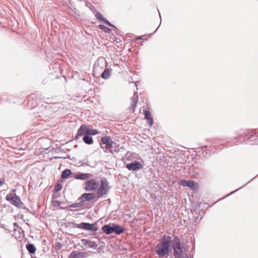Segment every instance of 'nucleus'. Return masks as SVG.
<instances>
[{
  "label": "nucleus",
  "instance_id": "nucleus-1",
  "mask_svg": "<svg viewBox=\"0 0 258 258\" xmlns=\"http://www.w3.org/2000/svg\"><path fill=\"white\" fill-rule=\"evenodd\" d=\"M99 133V132L96 129H93L91 125H86L82 124L78 128L77 133L74 139L78 140L81 137L83 136V141L87 145L93 144V139L91 136H95Z\"/></svg>",
  "mask_w": 258,
  "mask_h": 258
},
{
  "label": "nucleus",
  "instance_id": "nucleus-2",
  "mask_svg": "<svg viewBox=\"0 0 258 258\" xmlns=\"http://www.w3.org/2000/svg\"><path fill=\"white\" fill-rule=\"evenodd\" d=\"M171 236L164 234L155 249V251L159 257H167L170 254L171 251Z\"/></svg>",
  "mask_w": 258,
  "mask_h": 258
},
{
  "label": "nucleus",
  "instance_id": "nucleus-3",
  "mask_svg": "<svg viewBox=\"0 0 258 258\" xmlns=\"http://www.w3.org/2000/svg\"><path fill=\"white\" fill-rule=\"evenodd\" d=\"M171 246L173 249L174 258H183L184 248L179 237L173 235Z\"/></svg>",
  "mask_w": 258,
  "mask_h": 258
},
{
  "label": "nucleus",
  "instance_id": "nucleus-4",
  "mask_svg": "<svg viewBox=\"0 0 258 258\" xmlns=\"http://www.w3.org/2000/svg\"><path fill=\"white\" fill-rule=\"evenodd\" d=\"M101 220H98L94 223H89L87 222H81L80 224H77L74 222H71L70 224L72 225L74 228H78L86 231H90L91 232H95L98 230L99 227L98 226V223Z\"/></svg>",
  "mask_w": 258,
  "mask_h": 258
},
{
  "label": "nucleus",
  "instance_id": "nucleus-5",
  "mask_svg": "<svg viewBox=\"0 0 258 258\" xmlns=\"http://www.w3.org/2000/svg\"><path fill=\"white\" fill-rule=\"evenodd\" d=\"M256 137L257 136L255 134H252L248 136L245 133H243L238 134V136L234 137V139H237L238 138H243L244 140L243 142H239L240 143L244 142L246 144L252 145L258 143V139Z\"/></svg>",
  "mask_w": 258,
  "mask_h": 258
},
{
  "label": "nucleus",
  "instance_id": "nucleus-6",
  "mask_svg": "<svg viewBox=\"0 0 258 258\" xmlns=\"http://www.w3.org/2000/svg\"><path fill=\"white\" fill-rule=\"evenodd\" d=\"M113 144L114 141L110 136H105L101 138L100 142L101 148L106 153H108V151L112 149Z\"/></svg>",
  "mask_w": 258,
  "mask_h": 258
},
{
  "label": "nucleus",
  "instance_id": "nucleus-7",
  "mask_svg": "<svg viewBox=\"0 0 258 258\" xmlns=\"http://www.w3.org/2000/svg\"><path fill=\"white\" fill-rule=\"evenodd\" d=\"M99 186V181L95 179H91L85 181L83 184V187L86 191H96Z\"/></svg>",
  "mask_w": 258,
  "mask_h": 258
},
{
  "label": "nucleus",
  "instance_id": "nucleus-8",
  "mask_svg": "<svg viewBox=\"0 0 258 258\" xmlns=\"http://www.w3.org/2000/svg\"><path fill=\"white\" fill-rule=\"evenodd\" d=\"M96 197L94 192H85L78 199V201H81L83 206L86 205L88 202L93 200Z\"/></svg>",
  "mask_w": 258,
  "mask_h": 258
},
{
  "label": "nucleus",
  "instance_id": "nucleus-9",
  "mask_svg": "<svg viewBox=\"0 0 258 258\" xmlns=\"http://www.w3.org/2000/svg\"><path fill=\"white\" fill-rule=\"evenodd\" d=\"M179 184L184 187H189L191 190H196L198 186V183L191 180H181L179 181Z\"/></svg>",
  "mask_w": 258,
  "mask_h": 258
},
{
  "label": "nucleus",
  "instance_id": "nucleus-10",
  "mask_svg": "<svg viewBox=\"0 0 258 258\" xmlns=\"http://www.w3.org/2000/svg\"><path fill=\"white\" fill-rule=\"evenodd\" d=\"M125 167L130 171H137L143 168L140 162L134 161L126 164Z\"/></svg>",
  "mask_w": 258,
  "mask_h": 258
},
{
  "label": "nucleus",
  "instance_id": "nucleus-11",
  "mask_svg": "<svg viewBox=\"0 0 258 258\" xmlns=\"http://www.w3.org/2000/svg\"><path fill=\"white\" fill-rule=\"evenodd\" d=\"M107 64V62L105 58L103 57H99L94 64L93 72L94 73L95 70H102L103 66L105 65V67H106Z\"/></svg>",
  "mask_w": 258,
  "mask_h": 258
},
{
  "label": "nucleus",
  "instance_id": "nucleus-12",
  "mask_svg": "<svg viewBox=\"0 0 258 258\" xmlns=\"http://www.w3.org/2000/svg\"><path fill=\"white\" fill-rule=\"evenodd\" d=\"M7 201L10 202L12 205L17 208L22 207V206L24 205L19 196L14 197V198L8 197Z\"/></svg>",
  "mask_w": 258,
  "mask_h": 258
},
{
  "label": "nucleus",
  "instance_id": "nucleus-13",
  "mask_svg": "<svg viewBox=\"0 0 258 258\" xmlns=\"http://www.w3.org/2000/svg\"><path fill=\"white\" fill-rule=\"evenodd\" d=\"M91 175L92 174L90 173L78 172L73 173V177L78 180H86L89 179Z\"/></svg>",
  "mask_w": 258,
  "mask_h": 258
},
{
  "label": "nucleus",
  "instance_id": "nucleus-14",
  "mask_svg": "<svg viewBox=\"0 0 258 258\" xmlns=\"http://www.w3.org/2000/svg\"><path fill=\"white\" fill-rule=\"evenodd\" d=\"M113 149H110L108 151V153H110L111 154H113L114 153H122L124 151L125 148L124 146L120 145L119 144H117L115 142H114V144L113 147H112Z\"/></svg>",
  "mask_w": 258,
  "mask_h": 258
},
{
  "label": "nucleus",
  "instance_id": "nucleus-15",
  "mask_svg": "<svg viewBox=\"0 0 258 258\" xmlns=\"http://www.w3.org/2000/svg\"><path fill=\"white\" fill-rule=\"evenodd\" d=\"M81 241L84 245L86 246V248L90 247L95 249L98 246V244H96L94 241H91L89 239H81Z\"/></svg>",
  "mask_w": 258,
  "mask_h": 258
},
{
  "label": "nucleus",
  "instance_id": "nucleus-16",
  "mask_svg": "<svg viewBox=\"0 0 258 258\" xmlns=\"http://www.w3.org/2000/svg\"><path fill=\"white\" fill-rule=\"evenodd\" d=\"M125 231V229L121 225L113 223V233L120 235Z\"/></svg>",
  "mask_w": 258,
  "mask_h": 258
},
{
  "label": "nucleus",
  "instance_id": "nucleus-17",
  "mask_svg": "<svg viewBox=\"0 0 258 258\" xmlns=\"http://www.w3.org/2000/svg\"><path fill=\"white\" fill-rule=\"evenodd\" d=\"M143 111L144 114L145 119L148 121L150 126H152L154 123V119L152 116L150 111L146 109H143Z\"/></svg>",
  "mask_w": 258,
  "mask_h": 258
},
{
  "label": "nucleus",
  "instance_id": "nucleus-18",
  "mask_svg": "<svg viewBox=\"0 0 258 258\" xmlns=\"http://www.w3.org/2000/svg\"><path fill=\"white\" fill-rule=\"evenodd\" d=\"M101 230L104 233L107 235L113 233V223L105 224L102 227Z\"/></svg>",
  "mask_w": 258,
  "mask_h": 258
},
{
  "label": "nucleus",
  "instance_id": "nucleus-19",
  "mask_svg": "<svg viewBox=\"0 0 258 258\" xmlns=\"http://www.w3.org/2000/svg\"><path fill=\"white\" fill-rule=\"evenodd\" d=\"M110 189L108 188L103 187L102 186H99L97 188L96 195L98 198L102 197L103 196L107 195Z\"/></svg>",
  "mask_w": 258,
  "mask_h": 258
},
{
  "label": "nucleus",
  "instance_id": "nucleus-20",
  "mask_svg": "<svg viewBox=\"0 0 258 258\" xmlns=\"http://www.w3.org/2000/svg\"><path fill=\"white\" fill-rule=\"evenodd\" d=\"M73 172L70 169H65L62 171L61 174V178L65 179L68 178L70 176L73 177Z\"/></svg>",
  "mask_w": 258,
  "mask_h": 258
},
{
  "label": "nucleus",
  "instance_id": "nucleus-21",
  "mask_svg": "<svg viewBox=\"0 0 258 258\" xmlns=\"http://www.w3.org/2000/svg\"><path fill=\"white\" fill-rule=\"evenodd\" d=\"M132 104L130 106L131 110H134L137 106V104L138 101V96L137 95V92L134 93V96L131 98Z\"/></svg>",
  "mask_w": 258,
  "mask_h": 258
},
{
  "label": "nucleus",
  "instance_id": "nucleus-22",
  "mask_svg": "<svg viewBox=\"0 0 258 258\" xmlns=\"http://www.w3.org/2000/svg\"><path fill=\"white\" fill-rule=\"evenodd\" d=\"M111 69L106 68L101 75V77L105 80L108 79L111 75Z\"/></svg>",
  "mask_w": 258,
  "mask_h": 258
},
{
  "label": "nucleus",
  "instance_id": "nucleus-23",
  "mask_svg": "<svg viewBox=\"0 0 258 258\" xmlns=\"http://www.w3.org/2000/svg\"><path fill=\"white\" fill-rule=\"evenodd\" d=\"M82 207H83V205L81 202V201H78V202L70 204L67 207H60V209H66L68 207L74 208H81Z\"/></svg>",
  "mask_w": 258,
  "mask_h": 258
},
{
  "label": "nucleus",
  "instance_id": "nucleus-24",
  "mask_svg": "<svg viewBox=\"0 0 258 258\" xmlns=\"http://www.w3.org/2000/svg\"><path fill=\"white\" fill-rule=\"evenodd\" d=\"M26 247L30 254H32L35 253L36 248L34 244L28 243L26 244Z\"/></svg>",
  "mask_w": 258,
  "mask_h": 258
},
{
  "label": "nucleus",
  "instance_id": "nucleus-25",
  "mask_svg": "<svg viewBox=\"0 0 258 258\" xmlns=\"http://www.w3.org/2000/svg\"><path fill=\"white\" fill-rule=\"evenodd\" d=\"M95 17L99 21L103 22L104 24H105L107 21L100 12H97L95 14Z\"/></svg>",
  "mask_w": 258,
  "mask_h": 258
},
{
  "label": "nucleus",
  "instance_id": "nucleus-26",
  "mask_svg": "<svg viewBox=\"0 0 258 258\" xmlns=\"http://www.w3.org/2000/svg\"><path fill=\"white\" fill-rule=\"evenodd\" d=\"M100 186H102L105 188H108V189H110L111 188V186L109 185L108 181L106 178H103L101 180Z\"/></svg>",
  "mask_w": 258,
  "mask_h": 258
},
{
  "label": "nucleus",
  "instance_id": "nucleus-27",
  "mask_svg": "<svg viewBox=\"0 0 258 258\" xmlns=\"http://www.w3.org/2000/svg\"><path fill=\"white\" fill-rule=\"evenodd\" d=\"M98 28L100 30H102L106 33H110L111 32V30L110 29L108 28L107 27L103 25H99L98 26Z\"/></svg>",
  "mask_w": 258,
  "mask_h": 258
},
{
  "label": "nucleus",
  "instance_id": "nucleus-28",
  "mask_svg": "<svg viewBox=\"0 0 258 258\" xmlns=\"http://www.w3.org/2000/svg\"><path fill=\"white\" fill-rule=\"evenodd\" d=\"M258 176V174L256 175L255 176H254L253 178H252L251 180H250L249 181H248L247 183H245L244 185H243L242 186H241V187H240L239 188L236 189V190L231 192L229 194L227 195L226 197H224L222 198V199H224V198L229 196L230 195H231L233 194H234L235 192H236L237 190H238L239 189L241 188L242 187H243V186H244L245 185H246L247 184H248V183H249L251 180H252L254 178H255L256 176Z\"/></svg>",
  "mask_w": 258,
  "mask_h": 258
},
{
  "label": "nucleus",
  "instance_id": "nucleus-29",
  "mask_svg": "<svg viewBox=\"0 0 258 258\" xmlns=\"http://www.w3.org/2000/svg\"><path fill=\"white\" fill-rule=\"evenodd\" d=\"M51 203H52V205L54 207H59V208L60 207V206L61 204H66L65 202H61V201H55V200H52Z\"/></svg>",
  "mask_w": 258,
  "mask_h": 258
},
{
  "label": "nucleus",
  "instance_id": "nucleus-30",
  "mask_svg": "<svg viewBox=\"0 0 258 258\" xmlns=\"http://www.w3.org/2000/svg\"><path fill=\"white\" fill-rule=\"evenodd\" d=\"M62 188V185L60 183L57 182L54 187V190L55 192H58Z\"/></svg>",
  "mask_w": 258,
  "mask_h": 258
},
{
  "label": "nucleus",
  "instance_id": "nucleus-31",
  "mask_svg": "<svg viewBox=\"0 0 258 258\" xmlns=\"http://www.w3.org/2000/svg\"><path fill=\"white\" fill-rule=\"evenodd\" d=\"M16 190L15 189H13L11 190V192L8 194L6 197V200H7V198L8 197H11V198H14V197L17 196L16 193Z\"/></svg>",
  "mask_w": 258,
  "mask_h": 258
},
{
  "label": "nucleus",
  "instance_id": "nucleus-32",
  "mask_svg": "<svg viewBox=\"0 0 258 258\" xmlns=\"http://www.w3.org/2000/svg\"><path fill=\"white\" fill-rule=\"evenodd\" d=\"M106 25H108V26L109 27H113L114 28H115L116 30V34L117 35H119V30L118 29V28L115 26L113 24H111L109 21H107V22H106L105 23Z\"/></svg>",
  "mask_w": 258,
  "mask_h": 258
},
{
  "label": "nucleus",
  "instance_id": "nucleus-33",
  "mask_svg": "<svg viewBox=\"0 0 258 258\" xmlns=\"http://www.w3.org/2000/svg\"><path fill=\"white\" fill-rule=\"evenodd\" d=\"M68 258H81L78 252L73 251L72 252Z\"/></svg>",
  "mask_w": 258,
  "mask_h": 258
},
{
  "label": "nucleus",
  "instance_id": "nucleus-34",
  "mask_svg": "<svg viewBox=\"0 0 258 258\" xmlns=\"http://www.w3.org/2000/svg\"><path fill=\"white\" fill-rule=\"evenodd\" d=\"M80 162L81 163V166H83V167H86V166H91L88 163L87 159H84L83 161H80Z\"/></svg>",
  "mask_w": 258,
  "mask_h": 258
},
{
  "label": "nucleus",
  "instance_id": "nucleus-35",
  "mask_svg": "<svg viewBox=\"0 0 258 258\" xmlns=\"http://www.w3.org/2000/svg\"><path fill=\"white\" fill-rule=\"evenodd\" d=\"M78 253L81 258H84V257L87 256V253H86V252L79 251Z\"/></svg>",
  "mask_w": 258,
  "mask_h": 258
},
{
  "label": "nucleus",
  "instance_id": "nucleus-36",
  "mask_svg": "<svg viewBox=\"0 0 258 258\" xmlns=\"http://www.w3.org/2000/svg\"><path fill=\"white\" fill-rule=\"evenodd\" d=\"M61 245H62V244H61V243H60V242H56V243H55V248H56V250H58V249H59V248H60V247H61Z\"/></svg>",
  "mask_w": 258,
  "mask_h": 258
},
{
  "label": "nucleus",
  "instance_id": "nucleus-37",
  "mask_svg": "<svg viewBox=\"0 0 258 258\" xmlns=\"http://www.w3.org/2000/svg\"><path fill=\"white\" fill-rule=\"evenodd\" d=\"M114 41H115L116 43H119L121 41L119 38H117L116 37L114 36L113 39Z\"/></svg>",
  "mask_w": 258,
  "mask_h": 258
},
{
  "label": "nucleus",
  "instance_id": "nucleus-38",
  "mask_svg": "<svg viewBox=\"0 0 258 258\" xmlns=\"http://www.w3.org/2000/svg\"><path fill=\"white\" fill-rule=\"evenodd\" d=\"M19 208L24 209L25 210L28 211L29 212H30L29 209L27 207H26V206H25L24 205H23V206H22V207H19Z\"/></svg>",
  "mask_w": 258,
  "mask_h": 258
},
{
  "label": "nucleus",
  "instance_id": "nucleus-39",
  "mask_svg": "<svg viewBox=\"0 0 258 258\" xmlns=\"http://www.w3.org/2000/svg\"><path fill=\"white\" fill-rule=\"evenodd\" d=\"M5 183V180L4 179L0 178V186L3 185Z\"/></svg>",
  "mask_w": 258,
  "mask_h": 258
},
{
  "label": "nucleus",
  "instance_id": "nucleus-40",
  "mask_svg": "<svg viewBox=\"0 0 258 258\" xmlns=\"http://www.w3.org/2000/svg\"><path fill=\"white\" fill-rule=\"evenodd\" d=\"M13 225L14 227H16L17 228L19 227L18 224L16 222L14 223Z\"/></svg>",
  "mask_w": 258,
  "mask_h": 258
},
{
  "label": "nucleus",
  "instance_id": "nucleus-41",
  "mask_svg": "<svg viewBox=\"0 0 258 258\" xmlns=\"http://www.w3.org/2000/svg\"><path fill=\"white\" fill-rule=\"evenodd\" d=\"M143 36H140L137 38V40H142Z\"/></svg>",
  "mask_w": 258,
  "mask_h": 258
},
{
  "label": "nucleus",
  "instance_id": "nucleus-42",
  "mask_svg": "<svg viewBox=\"0 0 258 258\" xmlns=\"http://www.w3.org/2000/svg\"><path fill=\"white\" fill-rule=\"evenodd\" d=\"M196 219L195 221H196V222H197L198 221V222H200V220H201V219H202V218L198 219V217H196Z\"/></svg>",
  "mask_w": 258,
  "mask_h": 258
},
{
  "label": "nucleus",
  "instance_id": "nucleus-43",
  "mask_svg": "<svg viewBox=\"0 0 258 258\" xmlns=\"http://www.w3.org/2000/svg\"><path fill=\"white\" fill-rule=\"evenodd\" d=\"M160 24H159V25L158 26V27L155 29V30L154 31V32H153V33H154L155 32H156V31L158 30V29L159 28V27H160Z\"/></svg>",
  "mask_w": 258,
  "mask_h": 258
},
{
  "label": "nucleus",
  "instance_id": "nucleus-44",
  "mask_svg": "<svg viewBox=\"0 0 258 258\" xmlns=\"http://www.w3.org/2000/svg\"><path fill=\"white\" fill-rule=\"evenodd\" d=\"M158 12H159V16H160V23H161V16L160 15V12H159V10H158Z\"/></svg>",
  "mask_w": 258,
  "mask_h": 258
},
{
  "label": "nucleus",
  "instance_id": "nucleus-45",
  "mask_svg": "<svg viewBox=\"0 0 258 258\" xmlns=\"http://www.w3.org/2000/svg\"><path fill=\"white\" fill-rule=\"evenodd\" d=\"M70 157V155H68L67 157H63V159H69Z\"/></svg>",
  "mask_w": 258,
  "mask_h": 258
},
{
  "label": "nucleus",
  "instance_id": "nucleus-46",
  "mask_svg": "<svg viewBox=\"0 0 258 258\" xmlns=\"http://www.w3.org/2000/svg\"><path fill=\"white\" fill-rule=\"evenodd\" d=\"M81 235H82L83 236H86L84 233H82Z\"/></svg>",
  "mask_w": 258,
  "mask_h": 258
},
{
  "label": "nucleus",
  "instance_id": "nucleus-47",
  "mask_svg": "<svg viewBox=\"0 0 258 258\" xmlns=\"http://www.w3.org/2000/svg\"><path fill=\"white\" fill-rule=\"evenodd\" d=\"M186 258H189L188 254H186Z\"/></svg>",
  "mask_w": 258,
  "mask_h": 258
},
{
  "label": "nucleus",
  "instance_id": "nucleus-48",
  "mask_svg": "<svg viewBox=\"0 0 258 258\" xmlns=\"http://www.w3.org/2000/svg\"><path fill=\"white\" fill-rule=\"evenodd\" d=\"M68 203H70V202H66L65 205H66L67 204H68ZM62 205H63V206H64V204H62Z\"/></svg>",
  "mask_w": 258,
  "mask_h": 258
},
{
  "label": "nucleus",
  "instance_id": "nucleus-49",
  "mask_svg": "<svg viewBox=\"0 0 258 258\" xmlns=\"http://www.w3.org/2000/svg\"><path fill=\"white\" fill-rule=\"evenodd\" d=\"M59 158V157H55V159H57V158Z\"/></svg>",
  "mask_w": 258,
  "mask_h": 258
},
{
  "label": "nucleus",
  "instance_id": "nucleus-50",
  "mask_svg": "<svg viewBox=\"0 0 258 258\" xmlns=\"http://www.w3.org/2000/svg\"><path fill=\"white\" fill-rule=\"evenodd\" d=\"M31 258H37V257H35V256H33H33H32V257H31Z\"/></svg>",
  "mask_w": 258,
  "mask_h": 258
}]
</instances>
